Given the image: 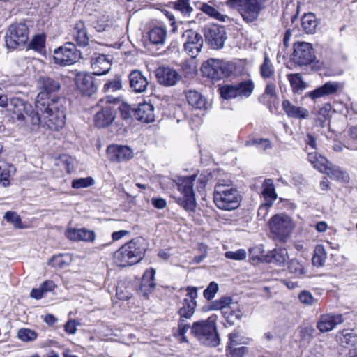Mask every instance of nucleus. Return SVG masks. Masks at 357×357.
Wrapping results in <instances>:
<instances>
[{
	"mask_svg": "<svg viewBox=\"0 0 357 357\" xmlns=\"http://www.w3.org/2000/svg\"><path fill=\"white\" fill-rule=\"evenodd\" d=\"M44 93L38 95L35 101L36 114L31 116V130H36L40 125L50 130H59L66 123V112L59 98L43 101Z\"/></svg>",
	"mask_w": 357,
	"mask_h": 357,
	"instance_id": "1",
	"label": "nucleus"
},
{
	"mask_svg": "<svg viewBox=\"0 0 357 357\" xmlns=\"http://www.w3.org/2000/svg\"><path fill=\"white\" fill-rule=\"evenodd\" d=\"M217 319V315L213 314L206 320L193 323L191 333L201 344L210 347L219 344L220 338L216 328Z\"/></svg>",
	"mask_w": 357,
	"mask_h": 357,
	"instance_id": "2",
	"label": "nucleus"
},
{
	"mask_svg": "<svg viewBox=\"0 0 357 357\" xmlns=\"http://www.w3.org/2000/svg\"><path fill=\"white\" fill-rule=\"evenodd\" d=\"M213 201L218 208L232 211L240 205V195L236 188L219 183L215 187Z\"/></svg>",
	"mask_w": 357,
	"mask_h": 357,
	"instance_id": "3",
	"label": "nucleus"
},
{
	"mask_svg": "<svg viewBox=\"0 0 357 357\" xmlns=\"http://www.w3.org/2000/svg\"><path fill=\"white\" fill-rule=\"evenodd\" d=\"M197 175L181 176L176 181V185L181 196L175 197L176 202L188 211H195L197 202L193 190Z\"/></svg>",
	"mask_w": 357,
	"mask_h": 357,
	"instance_id": "4",
	"label": "nucleus"
},
{
	"mask_svg": "<svg viewBox=\"0 0 357 357\" xmlns=\"http://www.w3.org/2000/svg\"><path fill=\"white\" fill-rule=\"evenodd\" d=\"M271 0H227L226 5L231 8H238L243 19L247 22L255 21L265 4Z\"/></svg>",
	"mask_w": 357,
	"mask_h": 357,
	"instance_id": "5",
	"label": "nucleus"
},
{
	"mask_svg": "<svg viewBox=\"0 0 357 357\" xmlns=\"http://www.w3.org/2000/svg\"><path fill=\"white\" fill-rule=\"evenodd\" d=\"M144 254L137 242L134 240L121 246L114 253V262L119 266H132L140 261Z\"/></svg>",
	"mask_w": 357,
	"mask_h": 357,
	"instance_id": "6",
	"label": "nucleus"
},
{
	"mask_svg": "<svg viewBox=\"0 0 357 357\" xmlns=\"http://www.w3.org/2000/svg\"><path fill=\"white\" fill-rule=\"evenodd\" d=\"M272 237L280 242H285L294 228L292 219L285 214H276L268 222Z\"/></svg>",
	"mask_w": 357,
	"mask_h": 357,
	"instance_id": "7",
	"label": "nucleus"
},
{
	"mask_svg": "<svg viewBox=\"0 0 357 357\" xmlns=\"http://www.w3.org/2000/svg\"><path fill=\"white\" fill-rule=\"evenodd\" d=\"M201 70L205 77L213 80H220L231 74L233 66L225 61L210 59L203 63Z\"/></svg>",
	"mask_w": 357,
	"mask_h": 357,
	"instance_id": "8",
	"label": "nucleus"
},
{
	"mask_svg": "<svg viewBox=\"0 0 357 357\" xmlns=\"http://www.w3.org/2000/svg\"><path fill=\"white\" fill-rule=\"evenodd\" d=\"M29 39V30L24 23L12 24L5 35L6 45L8 49L22 47Z\"/></svg>",
	"mask_w": 357,
	"mask_h": 357,
	"instance_id": "9",
	"label": "nucleus"
},
{
	"mask_svg": "<svg viewBox=\"0 0 357 357\" xmlns=\"http://www.w3.org/2000/svg\"><path fill=\"white\" fill-rule=\"evenodd\" d=\"M6 107L11 113L13 119L24 123L29 122L31 124V116L36 114V109H33L31 105L17 97L8 99Z\"/></svg>",
	"mask_w": 357,
	"mask_h": 357,
	"instance_id": "10",
	"label": "nucleus"
},
{
	"mask_svg": "<svg viewBox=\"0 0 357 357\" xmlns=\"http://www.w3.org/2000/svg\"><path fill=\"white\" fill-rule=\"evenodd\" d=\"M316 59L312 44L306 42H297L294 44L291 55L293 61L300 66L311 64Z\"/></svg>",
	"mask_w": 357,
	"mask_h": 357,
	"instance_id": "11",
	"label": "nucleus"
},
{
	"mask_svg": "<svg viewBox=\"0 0 357 357\" xmlns=\"http://www.w3.org/2000/svg\"><path fill=\"white\" fill-rule=\"evenodd\" d=\"M79 57V54L76 50L75 45L71 43H67L54 51L53 60L56 64L70 66L75 63Z\"/></svg>",
	"mask_w": 357,
	"mask_h": 357,
	"instance_id": "12",
	"label": "nucleus"
},
{
	"mask_svg": "<svg viewBox=\"0 0 357 357\" xmlns=\"http://www.w3.org/2000/svg\"><path fill=\"white\" fill-rule=\"evenodd\" d=\"M185 40L184 50L185 53L192 59L197 56L203 47L202 36L193 30H186L182 34Z\"/></svg>",
	"mask_w": 357,
	"mask_h": 357,
	"instance_id": "13",
	"label": "nucleus"
},
{
	"mask_svg": "<svg viewBox=\"0 0 357 357\" xmlns=\"http://www.w3.org/2000/svg\"><path fill=\"white\" fill-rule=\"evenodd\" d=\"M344 321V315L340 313L331 312L320 315L317 328L321 333H326L333 330L337 326Z\"/></svg>",
	"mask_w": 357,
	"mask_h": 357,
	"instance_id": "14",
	"label": "nucleus"
},
{
	"mask_svg": "<svg viewBox=\"0 0 357 357\" xmlns=\"http://www.w3.org/2000/svg\"><path fill=\"white\" fill-rule=\"evenodd\" d=\"M344 84L338 82H327L313 91L306 93L305 96L316 102L317 99L326 96L336 94L342 90Z\"/></svg>",
	"mask_w": 357,
	"mask_h": 357,
	"instance_id": "15",
	"label": "nucleus"
},
{
	"mask_svg": "<svg viewBox=\"0 0 357 357\" xmlns=\"http://www.w3.org/2000/svg\"><path fill=\"white\" fill-rule=\"evenodd\" d=\"M38 88L40 92L38 94L44 93L41 99L43 101H52V99L47 98L50 93L57 92L61 89V83L58 78L51 77L50 76H40L37 82Z\"/></svg>",
	"mask_w": 357,
	"mask_h": 357,
	"instance_id": "16",
	"label": "nucleus"
},
{
	"mask_svg": "<svg viewBox=\"0 0 357 357\" xmlns=\"http://www.w3.org/2000/svg\"><path fill=\"white\" fill-rule=\"evenodd\" d=\"M155 75L158 82L165 86H174L181 79L179 73L167 66L159 67L156 70Z\"/></svg>",
	"mask_w": 357,
	"mask_h": 357,
	"instance_id": "17",
	"label": "nucleus"
},
{
	"mask_svg": "<svg viewBox=\"0 0 357 357\" xmlns=\"http://www.w3.org/2000/svg\"><path fill=\"white\" fill-rule=\"evenodd\" d=\"M206 40L213 49H220L224 46L227 38L223 27L213 26L205 33Z\"/></svg>",
	"mask_w": 357,
	"mask_h": 357,
	"instance_id": "18",
	"label": "nucleus"
},
{
	"mask_svg": "<svg viewBox=\"0 0 357 357\" xmlns=\"http://www.w3.org/2000/svg\"><path fill=\"white\" fill-rule=\"evenodd\" d=\"M116 118V109L107 104L98 111L94 116V123L97 127L105 128L112 123Z\"/></svg>",
	"mask_w": 357,
	"mask_h": 357,
	"instance_id": "19",
	"label": "nucleus"
},
{
	"mask_svg": "<svg viewBox=\"0 0 357 357\" xmlns=\"http://www.w3.org/2000/svg\"><path fill=\"white\" fill-rule=\"evenodd\" d=\"M108 158L113 162L128 160L133 158V151L127 146L110 145L107 148Z\"/></svg>",
	"mask_w": 357,
	"mask_h": 357,
	"instance_id": "20",
	"label": "nucleus"
},
{
	"mask_svg": "<svg viewBox=\"0 0 357 357\" xmlns=\"http://www.w3.org/2000/svg\"><path fill=\"white\" fill-rule=\"evenodd\" d=\"M93 74L102 75L107 74L112 66V59L105 54H95L91 61Z\"/></svg>",
	"mask_w": 357,
	"mask_h": 357,
	"instance_id": "21",
	"label": "nucleus"
},
{
	"mask_svg": "<svg viewBox=\"0 0 357 357\" xmlns=\"http://www.w3.org/2000/svg\"><path fill=\"white\" fill-rule=\"evenodd\" d=\"M75 83L77 89L82 93L91 96L96 91L93 77L88 73H79L75 77Z\"/></svg>",
	"mask_w": 357,
	"mask_h": 357,
	"instance_id": "22",
	"label": "nucleus"
},
{
	"mask_svg": "<svg viewBox=\"0 0 357 357\" xmlns=\"http://www.w3.org/2000/svg\"><path fill=\"white\" fill-rule=\"evenodd\" d=\"M130 86L137 93L146 91L149 86L147 78L139 70L131 71L129 75Z\"/></svg>",
	"mask_w": 357,
	"mask_h": 357,
	"instance_id": "23",
	"label": "nucleus"
},
{
	"mask_svg": "<svg viewBox=\"0 0 357 357\" xmlns=\"http://www.w3.org/2000/svg\"><path fill=\"white\" fill-rule=\"evenodd\" d=\"M282 107L285 114L290 118L306 119L309 117V112L307 109L296 106L288 100H283Z\"/></svg>",
	"mask_w": 357,
	"mask_h": 357,
	"instance_id": "24",
	"label": "nucleus"
},
{
	"mask_svg": "<svg viewBox=\"0 0 357 357\" xmlns=\"http://www.w3.org/2000/svg\"><path fill=\"white\" fill-rule=\"evenodd\" d=\"M66 236L71 241L85 242H93L96 238V234L91 230L86 229L70 228L66 231Z\"/></svg>",
	"mask_w": 357,
	"mask_h": 357,
	"instance_id": "25",
	"label": "nucleus"
},
{
	"mask_svg": "<svg viewBox=\"0 0 357 357\" xmlns=\"http://www.w3.org/2000/svg\"><path fill=\"white\" fill-rule=\"evenodd\" d=\"M135 117L137 120L145 123L154 121L155 113L153 105L146 102L139 104L135 110Z\"/></svg>",
	"mask_w": 357,
	"mask_h": 357,
	"instance_id": "26",
	"label": "nucleus"
},
{
	"mask_svg": "<svg viewBox=\"0 0 357 357\" xmlns=\"http://www.w3.org/2000/svg\"><path fill=\"white\" fill-rule=\"evenodd\" d=\"M155 275V271L153 268H150L144 272L140 285V291L144 296H147L155 289L156 287Z\"/></svg>",
	"mask_w": 357,
	"mask_h": 357,
	"instance_id": "27",
	"label": "nucleus"
},
{
	"mask_svg": "<svg viewBox=\"0 0 357 357\" xmlns=\"http://www.w3.org/2000/svg\"><path fill=\"white\" fill-rule=\"evenodd\" d=\"M187 101L196 109H206L208 103L204 96L195 90H189L185 94Z\"/></svg>",
	"mask_w": 357,
	"mask_h": 357,
	"instance_id": "28",
	"label": "nucleus"
},
{
	"mask_svg": "<svg viewBox=\"0 0 357 357\" xmlns=\"http://www.w3.org/2000/svg\"><path fill=\"white\" fill-rule=\"evenodd\" d=\"M73 36L79 46L86 47L89 44V38L84 22L79 21L76 23Z\"/></svg>",
	"mask_w": 357,
	"mask_h": 357,
	"instance_id": "29",
	"label": "nucleus"
},
{
	"mask_svg": "<svg viewBox=\"0 0 357 357\" xmlns=\"http://www.w3.org/2000/svg\"><path fill=\"white\" fill-rule=\"evenodd\" d=\"M234 302L229 296H222L220 298L213 301L208 305L204 307L205 310H220L222 314L225 311L229 310Z\"/></svg>",
	"mask_w": 357,
	"mask_h": 357,
	"instance_id": "30",
	"label": "nucleus"
},
{
	"mask_svg": "<svg viewBox=\"0 0 357 357\" xmlns=\"http://www.w3.org/2000/svg\"><path fill=\"white\" fill-rule=\"evenodd\" d=\"M288 252L285 248H275L268 252L266 255V260L268 263H273L277 265H284L288 259Z\"/></svg>",
	"mask_w": 357,
	"mask_h": 357,
	"instance_id": "31",
	"label": "nucleus"
},
{
	"mask_svg": "<svg viewBox=\"0 0 357 357\" xmlns=\"http://www.w3.org/2000/svg\"><path fill=\"white\" fill-rule=\"evenodd\" d=\"M261 188V196L264 197L265 202L273 204L278 198L273 181L271 178L265 179L262 183Z\"/></svg>",
	"mask_w": 357,
	"mask_h": 357,
	"instance_id": "32",
	"label": "nucleus"
},
{
	"mask_svg": "<svg viewBox=\"0 0 357 357\" xmlns=\"http://www.w3.org/2000/svg\"><path fill=\"white\" fill-rule=\"evenodd\" d=\"M318 24L317 17L312 13L305 14L301 18V26L307 34L314 33Z\"/></svg>",
	"mask_w": 357,
	"mask_h": 357,
	"instance_id": "33",
	"label": "nucleus"
},
{
	"mask_svg": "<svg viewBox=\"0 0 357 357\" xmlns=\"http://www.w3.org/2000/svg\"><path fill=\"white\" fill-rule=\"evenodd\" d=\"M323 173L329 176L331 179L347 182L349 181V175L341 169L339 167L333 165L332 163H329L326 171Z\"/></svg>",
	"mask_w": 357,
	"mask_h": 357,
	"instance_id": "34",
	"label": "nucleus"
},
{
	"mask_svg": "<svg viewBox=\"0 0 357 357\" xmlns=\"http://www.w3.org/2000/svg\"><path fill=\"white\" fill-rule=\"evenodd\" d=\"M307 160L313 165L314 168L321 173L326 171V168L330 163L326 158L319 155L317 152H308Z\"/></svg>",
	"mask_w": 357,
	"mask_h": 357,
	"instance_id": "35",
	"label": "nucleus"
},
{
	"mask_svg": "<svg viewBox=\"0 0 357 357\" xmlns=\"http://www.w3.org/2000/svg\"><path fill=\"white\" fill-rule=\"evenodd\" d=\"M166 37L167 31L163 27H154L149 32V39L153 45H164Z\"/></svg>",
	"mask_w": 357,
	"mask_h": 357,
	"instance_id": "36",
	"label": "nucleus"
},
{
	"mask_svg": "<svg viewBox=\"0 0 357 357\" xmlns=\"http://www.w3.org/2000/svg\"><path fill=\"white\" fill-rule=\"evenodd\" d=\"M242 312L238 303L234 302L228 310L225 311L222 316L230 324H234L235 321L240 320L242 317Z\"/></svg>",
	"mask_w": 357,
	"mask_h": 357,
	"instance_id": "37",
	"label": "nucleus"
},
{
	"mask_svg": "<svg viewBox=\"0 0 357 357\" xmlns=\"http://www.w3.org/2000/svg\"><path fill=\"white\" fill-rule=\"evenodd\" d=\"M238 97L248 98L253 92L255 84L250 79L243 81L235 84Z\"/></svg>",
	"mask_w": 357,
	"mask_h": 357,
	"instance_id": "38",
	"label": "nucleus"
},
{
	"mask_svg": "<svg viewBox=\"0 0 357 357\" xmlns=\"http://www.w3.org/2000/svg\"><path fill=\"white\" fill-rule=\"evenodd\" d=\"M338 337L342 344L353 346L357 343V333L353 329L342 330Z\"/></svg>",
	"mask_w": 357,
	"mask_h": 357,
	"instance_id": "39",
	"label": "nucleus"
},
{
	"mask_svg": "<svg viewBox=\"0 0 357 357\" xmlns=\"http://www.w3.org/2000/svg\"><path fill=\"white\" fill-rule=\"evenodd\" d=\"M199 8L204 13L218 21L226 22L229 20L227 15L220 13L215 8L207 3H202Z\"/></svg>",
	"mask_w": 357,
	"mask_h": 357,
	"instance_id": "40",
	"label": "nucleus"
},
{
	"mask_svg": "<svg viewBox=\"0 0 357 357\" xmlns=\"http://www.w3.org/2000/svg\"><path fill=\"white\" fill-rule=\"evenodd\" d=\"M290 273L296 277H300L306 273V267L305 264L298 259H292L288 266Z\"/></svg>",
	"mask_w": 357,
	"mask_h": 357,
	"instance_id": "41",
	"label": "nucleus"
},
{
	"mask_svg": "<svg viewBox=\"0 0 357 357\" xmlns=\"http://www.w3.org/2000/svg\"><path fill=\"white\" fill-rule=\"evenodd\" d=\"M72 261L70 255L63 254L54 256L50 260V264L58 268H63L66 267Z\"/></svg>",
	"mask_w": 357,
	"mask_h": 357,
	"instance_id": "42",
	"label": "nucleus"
},
{
	"mask_svg": "<svg viewBox=\"0 0 357 357\" xmlns=\"http://www.w3.org/2000/svg\"><path fill=\"white\" fill-rule=\"evenodd\" d=\"M287 77L294 91H302L307 87V84L303 80L300 74H289Z\"/></svg>",
	"mask_w": 357,
	"mask_h": 357,
	"instance_id": "43",
	"label": "nucleus"
},
{
	"mask_svg": "<svg viewBox=\"0 0 357 357\" xmlns=\"http://www.w3.org/2000/svg\"><path fill=\"white\" fill-rule=\"evenodd\" d=\"M182 305L178 311L180 319H190L195 312L197 303L191 301H190V303H188L183 300Z\"/></svg>",
	"mask_w": 357,
	"mask_h": 357,
	"instance_id": "44",
	"label": "nucleus"
},
{
	"mask_svg": "<svg viewBox=\"0 0 357 357\" xmlns=\"http://www.w3.org/2000/svg\"><path fill=\"white\" fill-rule=\"evenodd\" d=\"M326 259V252L323 245H319L314 250V254L312 257V263L314 266H322Z\"/></svg>",
	"mask_w": 357,
	"mask_h": 357,
	"instance_id": "45",
	"label": "nucleus"
},
{
	"mask_svg": "<svg viewBox=\"0 0 357 357\" xmlns=\"http://www.w3.org/2000/svg\"><path fill=\"white\" fill-rule=\"evenodd\" d=\"M274 68L268 59V56L265 54L264 60L260 67V73L263 78H271L274 75Z\"/></svg>",
	"mask_w": 357,
	"mask_h": 357,
	"instance_id": "46",
	"label": "nucleus"
},
{
	"mask_svg": "<svg viewBox=\"0 0 357 357\" xmlns=\"http://www.w3.org/2000/svg\"><path fill=\"white\" fill-rule=\"evenodd\" d=\"M229 345L247 344L249 341V338L244 337L238 330L229 334Z\"/></svg>",
	"mask_w": 357,
	"mask_h": 357,
	"instance_id": "47",
	"label": "nucleus"
},
{
	"mask_svg": "<svg viewBox=\"0 0 357 357\" xmlns=\"http://www.w3.org/2000/svg\"><path fill=\"white\" fill-rule=\"evenodd\" d=\"M246 146H255L260 151H266L272 148L271 143L268 139H252L245 143Z\"/></svg>",
	"mask_w": 357,
	"mask_h": 357,
	"instance_id": "48",
	"label": "nucleus"
},
{
	"mask_svg": "<svg viewBox=\"0 0 357 357\" xmlns=\"http://www.w3.org/2000/svg\"><path fill=\"white\" fill-rule=\"evenodd\" d=\"M221 97L229 100L238 97L235 85L227 84L219 89Z\"/></svg>",
	"mask_w": 357,
	"mask_h": 357,
	"instance_id": "49",
	"label": "nucleus"
},
{
	"mask_svg": "<svg viewBox=\"0 0 357 357\" xmlns=\"http://www.w3.org/2000/svg\"><path fill=\"white\" fill-rule=\"evenodd\" d=\"M109 17L102 15L93 22V28L98 32L106 31L109 27Z\"/></svg>",
	"mask_w": 357,
	"mask_h": 357,
	"instance_id": "50",
	"label": "nucleus"
},
{
	"mask_svg": "<svg viewBox=\"0 0 357 357\" xmlns=\"http://www.w3.org/2000/svg\"><path fill=\"white\" fill-rule=\"evenodd\" d=\"M190 0H178L174 3V8L184 15H189L192 11L190 6Z\"/></svg>",
	"mask_w": 357,
	"mask_h": 357,
	"instance_id": "51",
	"label": "nucleus"
},
{
	"mask_svg": "<svg viewBox=\"0 0 357 357\" xmlns=\"http://www.w3.org/2000/svg\"><path fill=\"white\" fill-rule=\"evenodd\" d=\"M347 136L348 137V139L345 146L350 150H357V146L350 142L357 140V126L350 127L347 131Z\"/></svg>",
	"mask_w": 357,
	"mask_h": 357,
	"instance_id": "52",
	"label": "nucleus"
},
{
	"mask_svg": "<svg viewBox=\"0 0 357 357\" xmlns=\"http://www.w3.org/2000/svg\"><path fill=\"white\" fill-rule=\"evenodd\" d=\"M45 36L43 35H37L32 39L29 47L35 51L42 52L45 49Z\"/></svg>",
	"mask_w": 357,
	"mask_h": 357,
	"instance_id": "53",
	"label": "nucleus"
},
{
	"mask_svg": "<svg viewBox=\"0 0 357 357\" xmlns=\"http://www.w3.org/2000/svg\"><path fill=\"white\" fill-rule=\"evenodd\" d=\"M122 88V80L120 77L116 76L104 85V90L107 92H114Z\"/></svg>",
	"mask_w": 357,
	"mask_h": 357,
	"instance_id": "54",
	"label": "nucleus"
},
{
	"mask_svg": "<svg viewBox=\"0 0 357 357\" xmlns=\"http://www.w3.org/2000/svg\"><path fill=\"white\" fill-rule=\"evenodd\" d=\"M94 183L91 177L79 178L73 179L72 181V187L75 189L87 188L92 185Z\"/></svg>",
	"mask_w": 357,
	"mask_h": 357,
	"instance_id": "55",
	"label": "nucleus"
},
{
	"mask_svg": "<svg viewBox=\"0 0 357 357\" xmlns=\"http://www.w3.org/2000/svg\"><path fill=\"white\" fill-rule=\"evenodd\" d=\"M219 290V286L215 282H211L206 289L203 292L204 297L211 301L215 296V294Z\"/></svg>",
	"mask_w": 357,
	"mask_h": 357,
	"instance_id": "56",
	"label": "nucleus"
},
{
	"mask_svg": "<svg viewBox=\"0 0 357 357\" xmlns=\"http://www.w3.org/2000/svg\"><path fill=\"white\" fill-rule=\"evenodd\" d=\"M17 336L21 340L24 342H29L34 340L36 338L37 335L35 331L32 330L22 328L18 331Z\"/></svg>",
	"mask_w": 357,
	"mask_h": 357,
	"instance_id": "57",
	"label": "nucleus"
},
{
	"mask_svg": "<svg viewBox=\"0 0 357 357\" xmlns=\"http://www.w3.org/2000/svg\"><path fill=\"white\" fill-rule=\"evenodd\" d=\"M4 218L12 223L15 228H22V220L19 215L15 212L7 211L4 215Z\"/></svg>",
	"mask_w": 357,
	"mask_h": 357,
	"instance_id": "58",
	"label": "nucleus"
},
{
	"mask_svg": "<svg viewBox=\"0 0 357 357\" xmlns=\"http://www.w3.org/2000/svg\"><path fill=\"white\" fill-rule=\"evenodd\" d=\"M300 301L306 305H312L317 302L312 294L307 291H303L298 295Z\"/></svg>",
	"mask_w": 357,
	"mask_h": 357,
	"instance_id": "59",
	"label": "nucleus"
},
{
	"mask_svg": "<svg viewBox=\"0 0 357 357\" xmlns=\"http://www.w3.org/2000/svg\"><path fill=\"white\" fill-rule=\"evenodd\" d=\"M119 109L122 118L126 120L131 119L132 115L135 116V109L131 108V107L126 103H122L119 107Z\"/></svg>",
	"mask_w": 357,
	"mask_h": 357,
	"instance_id": "60",
	"label": "nucleus"
},
{
	"mask_svg": "<svg viewBox=\"0 0 357 357\" xmlns=\"http://www.w3.org/2000/svg\"><path fill=\"white\" fill-rule=\"evenodd\" d=\"M225 257L234 260H243L246 258V252L243 249H239L235 252L228 251L225 253Z\"/></svg>",
	"mask_w": 357,
	"mask_h": 357,
	"instance_id": "61",
	"label": "nucleus"
},
{
	"mask_svg": "<svg viewBox=\"0 0 357 357\" xmlns=\"http://www.w3.org/2000/svg\"><path fill=\"white\" fill-rule=\"evenodd\" d=\"M233 346L234 345H228V357H243L245 354L247 352V348L245 347L233 348Z\"/></svg>",
	"mask_w": 357,
	"mask_h": 357,
	"instance_id": "62",
	"label": "nucleus"
},
{
	"mask_svg": "<svg viewBox=\"0 0 357 357\" xmlns=\"http://www.w3.org/2000/svg\"><path fill=\"white\" fill-rule=\"evenodd\" d=\"M330 110L331 107L328 105L323 106L317 112L313 110L312 112L317 116L318 121L324 122L328 118Z\"/></svg>",
	"mask_w": 357,
	"mask_h": 357,
	"instance_id": "63",
	"label": "nucleus"
},
{
	"mask_svg": "<svg viewBox=\"0 0 357 357\" xmlns=\"http://www.w3.org/2000/svg\"><path fill=\"white\" fill-rule=\"evenodd\" d=\"M273 204L271 202H266L261 204L257 211V218L259 220H265L266 217L268 215L269 213V209L273 206Z\"/></svg>",
	"mask_w": 357,
	"mask_h": 357,
	"instance_id": "64",
	"label": "nucleus"
}]
</instances>
